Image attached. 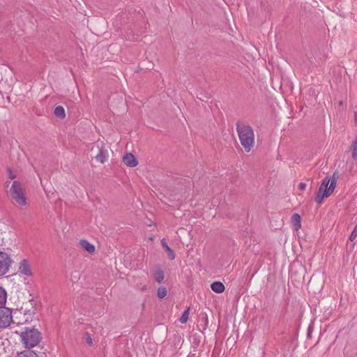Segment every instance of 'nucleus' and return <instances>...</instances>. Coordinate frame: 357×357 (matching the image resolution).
<instances>
[{"mask_svg":"<svg viewBox=\"0 0 357 357\" xmlns=\"http://www.w3.org/2000/svg\"><path fill=\"white\" fill-rule=\"evenodd\" d=\"M21 342L26 349H31L37 346L41 341V333L34 328H24V331L18 333Z\"/></svg>","mask_w":357,"mask_h":357,"instance_id":"f257e3e1","label":"nucleus"},{"mask_svg":"<svg viewBox=\"0 0 357 357\" xmlns=\"http://www.w3.org/2000/svg\"><path fill=\"white\" fill-rule=\"evenodd\" d=\"M10 197L19 206H26L29 204L25 190L18 181H14L8 190Z\"/></svg>","mask_w":357,"mask_h":357,"instance_id":"f03ea898","label":"nucleus"},{"mask_svg":"<svg viewBox=\"0 0 357 357\" xmlns=\"http://www.w3.org/2000/svg\"><path fill=\"white\" fill-rule=\"evenodd\" d=\"M337 183V177L335 174L332 177L325 178L317 193L316 202L321 204L324 198L328 197L334 191Z\"/></svg>","mask_w":357,"mask_h":357,"instance_id":"7ed1b4c3","label":"nucleus"},{"mask_svg":"<svg viewBox=\"0 0 357 357\" xmlns=\"http://www.w3.org/2000/svg\"><path fill=\"white\" fill-rule=\"evenodd\" d=\"M13 321L11 309L0 306V329L8 327Z\"/></svg>","mask_w":357,"mask_h":357,"instance_id":"20e7f679","label":"nucleus"},{"mask_svg":"<svg viewBox=\"0 0 357 357\" xmlns=\"http://www.w3.org/2000/svg\"><path fill=\"white\" fill-rule=\"evenodd\" d=\"M10 255L5 252L0 251V276L8 273L12 264Z\"/></svg>","mask_w":357,"mask_h":357,"instance_id":"39448f33","label":"nucleus"},{"mask_svg":"<svg viewBox=\"0 0 357 357\" xmlns=\"http://www.w3.org/2000/svg\"><path fill=\"white\" fill-rule=\"evenodd\" d=\"M96 149L98 153L95 155L96 160L100 163H104L108 157L107 151L105 149L102 142L100 144H98L96 145Z\"/></svg>","mask_w":357,"mask_h":357,"instance_id":"423d86ee","label":"nucleus"},{"mask_svg":"<svg viewBox=\"0 0 357 357\" xmlns=\"http://www.w3.org/2000/svg\"><path fill=\"white\" fill-rule=\"evenodd\" d=\"M19 272L24 275H32L30 264L27 259H22L19 264Z\"/></svg>","mask_w":357,"mask_h":357,"instance_id":"0eeeda50","label":"nucleus"},{"mask_svg":"<svg viewBox=\"0 0 357 357\" xmlns=\"http://www.w3.org/2000/svg\"><path fill=\"white\" fill-rule=\"evenodd\" d=\"M123 162L126 166L130 167H136L138 164L137 159L132 153H126L123 157Z\"/></svg>","mask_w":357,"mask_h":357,"instance_id":"6e6552de","label":"nucleus"},{"mask_svg":"<svg viewBox=\"0 0 357 357\" xmlns=\"http://www.w3.org/2000/svg\"><path fill=\"white\" fill-rule=\"evenodd\" d=\"M255 144L254 132L247 126V152H249Z\"/></svg>","mask_w":357,"mask_h":357,"instance_id":"1a4fd4ad","label":"nucleus"},{"mask_svg":"<svg viewBox=\"0 0 357 357\" xmlns=\"http://www.w3.org/2000/svg\"><path fill=\"white\" fill-rule=\"evenodd\" d=\"M237 131L241 143L243 146L245 148V129L244 126H241L239 123H237Z\"/></svg>","mask_w":357,"mask_h":357,"instance_id":"9d476101","label":"nucleus"},{"mask_svg":"<svg viewBox=\"0 0 357 357\" xmlns=\"http://www.w3.org/2000/svg\"><path fill=\"white\" fill-rule=\"evenodd\" d=\"M79 245L82 249L89 253H93L95 252V246L86 240H81L79 241Z\"/></svg>","mask_w":357,"mask_h":357,"instance_id":"9b49d317","label":"nucleus"},{"mask_svg":"<svg viewBox=\"0 0 357 357\" xmlns=\"http://www.w3.org/2000/svg\"><path fill=\"white\" fill-rule=\"evenodd\" d=\"M161 244H162V248L165 250V251L167 252V256L170 259H175V257H176V255L174 252L173 250H172L169 245H167V242L165 241V239L163 238L162 241H161Z\"/></svg>","mask_w":357,"mask_h":357,"instance_id":"f8f14e48","label":"nucleus"},{"mask_svg":"<svg viewBox=\"0 0 357 357\" xmlns=\"http://www.w3.org/2000/svg\"><path fill=\"white\" fill-rule=\"evenodd\" d=\"M211 289L215 293H222L225 291V286L221 282H213L211 284Z\"/></svg>","mask_w":357,"mask_h":357,"instance_id":"ddd939ff","label":"nucleus"},{"mask_svg":"<svg viewBox=\"0 0 357 357\" xmlns=\"http://www.w3.org/2000/svg\"><path fill=\"white\" fill-rule=\"evenodd\" d=\"M291 222L295 230L298 231L301 227V217L298 213H295L291 216Z\"/></svg>","mask_w":357,"mask_h":357,"instance_id":"4468645a","label":"nucleus"},{"mask_svg":"<svg viewBox=\"0 0 357 357\" xmlns=\"http://www.w3.org/2000/svg\"><path fill=\"white\" fill-rule=\"evenodd\" d=\"M15 357H38V356L33 351L25 350L21 352H17Z\"/></svg>","mask_w":357,"mask_h":357,"instance_id":"2eb2a0df","label":"nucleus"},{"mask_svg":"<svg viewBox=\"0 0 357 357\" xmlns=\"http://www.w3.org/2000/svg\"><path fill=\"white\" fill-rule=\"evenodd\" d=\"M7 301V292L6 289L0 286V306L4 307Z\"/></svg>","mask_w":357,"mask_h":357,"instance_id":"dca6fc26","label":"nucleus"},{"mask_svg":"<svg viewBox=\"0 0 357 357\" xmlns=\"http://www.w3.org/2000/svg\"><path fill=\"white\" fill-rule=\"evenodd\" d=\"M54 113L57 117L61 119L65 117V109L62 106H56L54 109Z\"/></svg>","mask_w":357,"mask_h":357,"instance_id":"f3484780","label":"nucleus"},{"mask_svg":"<svg viewBox=\"0 0 357 357\" xmlns=\"http://www.w3.org/2000/svg\"><path fill=\"white\" fill-rule=\"evenodd\" d=\"M154 277H155V280L158 283L162 282V280H164L163 271L162 270H160V269L155 271V273H154Z\"/></svg>","mask_w":357,"mask_h":357,"instance_id":"a211bd4d","label":"nucleus"},{"mask_svg":"<svg viewBox=\"0 0 357 357\" xmlns=\"http://www.w3.org/2000/svg\"><path fill=\"white\" fill-rule=\"evenodd\" d=\"M189 312H190V307H188L182 314L181 317H180V322L181 324H185L189 317Z\"/></svg>","mask_w":357,"mask_h":357,"instance_id":"6ab92c4d","label":"nucleus"},{"mask_svg":"<svg viewBox=\"0 0 357 357\" xmlns=\"http://www.w3.org/2000/svg\"><path fill=\"white\" fill-rule=\"evenodd\" d=\"M167 289L165 287H160L158 289L157 295L158 297L160 299L164 298L167 296Z\"/></svg>","mask_w":357,"mask_h":357,"instance_id":"aec40b11","label":"nucleus"},{"mask_svg":"<svg viewBox=\"0 0 357 357\" xmlns=\"http://www.w3.org/2000/svg\"><path fill=\"white\" fill-rule=\"evenodd\" d=\"M352 157L354 159H357V136L351 145Z\"/></svg>","mask_w":357,"mask_h":357,"instance_id":"412c9836","label":"nucleus"},{"mask_svg":"<svg viewBox=\"0 0 357 357\" xmlns=\"http://www.w3.org/2000/svg\"><path fill=\"white\" fill-rule=\"evenodd\" d=\"M84 340H85L86 343L88 345L91 346L93 344V339H92L91 336L88 333H86L85 334Z\"/></svg>","mask_w":357,"mask_h":357,"instance_id":"4be33fe9","label":"nucleus"},{"mask_svg":"<svg viewBox=\"0 0 357 357\" xmlns=\"http://www.w3.org/2000/svg\"><path fill=\"white\" fill-rule=\"evenodd\" d=\"M7 172H8V176L10 179H14L16 178L15 174L12 171V169L10 167L7 168Z\"/></svg>","mask_w":357,"mask_h":357,"instance_id":"5701e85b","label":"nucleus"},{"mask_svg":"<svg viewBox=\"0 0 357 357\" xmlns=\"http://www.w3.org/2000/svg\"><path fill=\"white\" fill-rule=\"evenodd\" d=\"M357 237V231H352L351 234L349 236V240L351 241H354Z\"/></svg>","mask_w":357,"mask_h":357,"instance_id":"b1692460","label":"nucleus"},{"mask_svg":"<svg viewBox=\"0 0 357 357\" xmlns=\"http://www.w3.org/2000/svg\"><path fill=\"white\" fill-rule=\"evenodd\" d=\"M305 187H306V184L305 183H300L298 184V188L301 190H305Z\"/></svg>","mask_w":357,"mask_h":357,"instance_id":"393cba45","label":"nucleus"},{"mask_svg":"<svg viewBox=\"0 0 357 357\" xmlns=\"http://www.w3.org/2000/svg\"><path fill=\"white\" fill-rule=\"evenodd\" d=\"M34 313H35V312H34V310L33 308L31 309V310H24V314H29L31 315V314H33Z\"/></svg>","mask_w":357,"mask_h":357,"instance_id":"a878e982","label":"nucleus"},{"mask_svg":"<svg viewBox=\"0 0 357 357\" xmlns=\"http://www.w3.org/2000/svg\"><path fill=\"white\" fill-rule=\"evenodd\" d=\"M10 181H6V182L5 183V186H6V187H8V185H9V184H10Z\"/></svg>","mask_w":357,"mask_h":357,"instance_id":"bb28decb","label":"nucleus"},{"mask_svg":"<svg viewBox=\"0 0 357 357\" xmlns=\"http://www.w3.org/2000/svg\"><path fill=\"white\" fill-rule=\"evenodd\" d=\"M355 121L357 123V112L355 114Z\"/></svg>","mask_w":357,"mask_h":357,"instance_id":"cd10ccee","label":"nucleus"},{"mask_svg":"<svg viewBox=\"0 0 357 357\" xmlns=\"http://www.w3.org/2000/svg\"><path fill=\"white\" fill-rule=\"evenodd\" d=\"M353 231H357V225L355 226V227H354Z\"/></svg>","mask_w":357,"mask_h":357,"instance_id":"c85d7f7f","label":"nucleus"}]
</instances>
